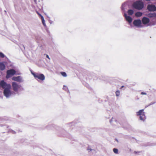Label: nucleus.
Instances as JSON below:
<instances>
[{
	"mask_svg": "<svg viewBox=\"0 0 156 156\" xmlns=\"http://www.w3.org/2000/svg\"><path fill=\"white\" fill-rule=\"evenodd\" d=\"M127 13L129 15H132L134 13V11L132 9H129L127 11Z\"/></svg>",
	"mask_w": 156,
	"mask_h": 156,
	"instance_id": "18",
	"label": "nucleus"
},
{
	"mask_svg": "<svg viewBox=\"0 0 156 156\" xmlns=\"http://www.w3.org/2000/svg\"><path fill=\"white\" fill-rule=\"evenodd\" d=\"M12 87L13 90V92L14 93H15V95L16 94L18 95L19 94L18 89L20 87H21V89L22 90H24V88L23 87H22L21 85H19L17 83L15 82H12Z\"/></svg>",
	"mask_w": 156,
	"mask_h": 156,
	"instance_id": "2",
	"label": "nucleus"
},
{
	"mask_svg": "<svg viewBox=\"0 0 156 156\" xmlns=\"http://www.w3.org/2000/svg\"><path fill=\"white\" fill-rule=\"evenodd\" d=\"M7 127V128H8L9 127V126H7V127Z\"/></svg>",
	"mask_w": 156,
	"mask_h": 156,
	"instance_id": "37",
	"label": "nucleus"
},
{
	"mask_svg": "<svg viewBox=\"0 0 156 156\" xmlns=\"http://www.w3.org/2000/svg\"><path fill=\"white\" fill-rule=\"evenodd\" d=\"M34 0L35 3H36V2L37 0Z\"/></svg>",
	"mask_w": 156,
	"mask_h": 156,
	"instance_id": "33",
	"label": "nucleus"
},
{
	"mask_svg": "<svg viewBox=\"0 0 156 156\" xmlns=\"http://www.w3.org/2000/svg\"><path fill=\"white\" fill-rule=\"evenodd\" d=\"M147 9L150 12H154L156 11V6L154 5L149 4L147 7Z\"/></svg>",
	"mask_w": 156,
	"mask_h": 156,
	"instance_id": "7",
	"label": "nucleus"
},
{
	"mask_svg": "<svg viewBox=\"0 0 156 156\" xmlns=\"http://www.w3.org/2000/svg\"><path fill=\"white\" fill-rule=\"evenodd\" d=\"M147 16L149 18L156 17V13H150L147 14Z\"/></svg>",
	"mask_w": 156,
	"mask_h": 156,
	"instance_id": "13",
	"label": "nucleus"
},
{
	"mask_svg": "<svg viewBox=\"0 0 156 156\" xmlns=\"http://www.w3.org/2000/svg\"><path fill=\"white\" fill-rule=\"evenodd\" d=\"M23 48H24V49H25V48L24 46V45H23Z\"/></svg>",
	"mask_w": 156,
	"mask_h": 156,
	"instance_id": "36",
	"label": "nucleus"
},
{
	"mask_svg": "<svg viewBox=\"0 0 156 156\" xmlns=\"http://www.w3.org/2000/svg\"><path fill=\"white\" fill-rule=\"evenodd\" d=\"M124 87V86H122L121 87V89H122V88Z\"/></svg>",
	"mask_w": 156,
	"mask_h": 156,
	"instance_id": "32",
	"label": "nucleus"
},
{
	"mask_svg": "<svg viewBox=\"0 0 156 156\" xmlns=\"http://www.w3.org/2000/svg\"><path fill=\"white\" fill-rule=\"evenodd\" d=\"M37 13L38 15L40 17H41V16H42L41 14H40L38 12H37Z\"/></svg>",
	"mask_w": 156,
	"mask_h": 156,
	"instance_id": "28",
	"label": "nucleus"
},
{
	"mask_svg": "<svg viewBox=\"0 0 156 156\" xmlns=\"http://www.w3.org/2000/svg\"><path fill=\"white\" fill-rule=\"evenodd\" d=\"M144 109H141L138 112H136V115L138 116H140L142 115L143 114H145L144 112Z\"/></svg>",
	"mask_w": 156,
	"mask_h": 156,
	"instance_id": "15",
	"label": "nucleus"
},
{
	"mask_svg": "<svg viewBox=\"0 0 156 156\" xmlns=\"http://www.w3.org/2000/svg\"><path fill=\"white\" fill-rule=\"evenodd\" d=\"M61 75L64 77H66L67 75L66 72H61Z\"/></svg>",
	"mask_w": 156,
	"mask_h": 156,
	"instance_id": "22",
	"label": "nucleus"
},
{
	"mask_svg": "<svg viewBox=\"0 0 156 156\" xmlns=\"http://www.w3.org/2000/svg\"><path fill=\"white\" fill-rule=\"evenodd\" d=\"M0 87L4 89L3 94L7 98H9L12 95L15 96V93L10 90L11 87L10 84H8L4 80H2L0 82Z\"/></svg>",
	"mask_w": 156,
	"mask_h": 156,
	"instance_id": "1",
	"label": "nucleus"
},
{
	"mask_svg": "<svg viewBox=\"0 0 156 156\" xmlns=\"http://www.w3.org/2000/svg\"><path fill=\"white\" fill-rule=\"evenodd\" d=\"M10 132L13 134H15L16 133V132L13 130H11Z\"/></svg>",
	"mask_w": 156,
	"mask_h": 156,
	"instance_id": "27",
	"label": "nucleus"
},
{
	"mask_svg": "<svg viewBox=\"0 0 156 156\" xmlns=\"http://www.w3.org/2000/svg\"><path fill=\"white\" fill-rule=\"evenodd\" d=\"M126 5L127 3L126 2H124L122 4L121 7V9L122 12H125L126 11L125 8Z\"/></svg>",
	"mask_w": 156,
	"mask_h": 156,
	"instance_id": "12",
	"label": "nucleus"
},
{
	"mask_svg": "<svg viewBox=\"0 0 156 156\" xmlns=\"http://www.w3.org/2000/svg\"><path fill=\"white\" fill-rule=\"evenodd\" d=\"M41 20H42V23L44 27L46 26V25L45 23L44 19V18L43 16H41Z\"/></svg>",
	"mask_w": 156,
	"mask_h": 156,
	"instance_id": "19",
	"label": "nucleus"
},
{
	"mask_svg": "<svg viewBox=\"0 0 156 156\" xmlns=\"http://www.w3.org/2000/svg\"><path fill=\"white\" fill-rule=\"evenodd\" d=\"M31 73L35 79L37 78L41 81H43L45 79V76L43 74L35 73L32 72H31Z\"/></svg>",
	"mask_w": 156,
	"mask_h": 156,
	"instance_id": "4",
	"label": "nucleus"
},
{
	"mask_svg": "<svg viewBox=\"0 0 156 156\" xmlns=\"http://www.w3.org/2000/svg\"><path fill=\"white\" fill-rule=\"evenodd\" d=\"M12 80L15 81L19 82H21L23 81V78L21 76H13L12 78Z\"/></svg>",
	"mask_w": 156,
	"mask_h": 156,
	"instance_id": "8",
	"label": "nucleus"
},
{
	"mask_svg": "<svg viewBox=\"0 0 156 156\" xmlns=\"http://www.w3.org/2000/svg\"><path fill=\"white\" fill-rule=\"evenodd\" d=\"M154 103H151V104H150V105H151L153 104Z\"/></svg>",
	"mask_w": 156,
	"mask_h": 156,
	"instance_id": "34",
	"label": "nucleus"
},
{
	"mask_svg": "<svg viewBox=\"0 0 156 156\" xmlns=\"http://www.w3.org/2000/svg\"><path fill=\"white\" fill-rule=\"evenodd\" d=\"M110 123L114 125H115L114 123H117V120L115 119L114 118H112L110 121Z\"/></svg>",
	"mask_w": 156,
	"mask_h": 156,
	"instance_id": "16",
	"label": "nucleus"
},
{
	"mask_svg": "<svg viewBox=\"0 0 156 156\" xmlns=\"http://www.w3.org/2000/svg\"><path fill=\"white\" fill-rule=\"evenodd\" d=\"M16 73V71L13 69H11L8 70L6 72V78L9 79L11 77Z\"/></svg>",
	"mask_w": 156,
	"mask_h": 156,
	"instance_id": "5",
	"label": "nucleus"
},
{
	"mask_svg": "<svg viewBox=\"0 0 156 156\" xmlns=\"http://www.w3.org/2000/svg\"><path fill=\"white\" fill-rule=\"evenodd\" d=\"M41 20H42V23L44 27L46 26V25L45 23L44 19V18L43 16H41Z\"/></svg>",
	"mask_w": 156,
	"mask_h": 156,
	"instance_id": "20",
	"label": "nucleus"
},
{
	"mask_svg": "<svg viewBox=\"0 0 156 156\" xmlns=\"http://www.w3.org/2000/svg\"><path fill=\"white\" fill-rule=\"evenodd\" d=\"M115 140L117 142H118V140L117 139H115Z\"/></svg>",
	"mask_w": 156,
	"mask_h": 156,
	"instance_id": "31",
	"label": "nucleus"
},
{
	"mask_svg": "<svg viewBox=\"0 0 156 156\" xmlns=\"http://www.w3.org/2000/svg\"><path fill=\"white\" fill-rule=\"evenodd\" d=\"M113 151L114 152L115 154H118V149L117 148H114L113 149Z\"/></svg>",
	"mask_w": 156,
	"mask_h": 156,
	"instance_id": "23",
	"label": "nucleus"
},
{
	"mask_svg": "<svg viewBox=\"0 0 156 156\" xmlns=\"http://www.w3.org/2000/svg\"><path fill=\"white\" fill-rule=\"evenodd\" d=\"M133 7L138 10H141L144 7L143 2L141 1H138L134 3Z\"/></svg>",
	"mask_w": 156,
	"mask_h": 156,
	"instance_id": "3",
	"label": "nucleus"
},
{
	"mask_svg": "<svg viewBox=\"0 0 156 156\" xmlns=\"http://www.w3.org/2000/svg\"><path fill=\"white\" fill-rule=\"evenodd\" d=\"M46 57L48 58L49 59H50L49 56L48 55H46Z\"/></svg>",
	"mask_w": 156,
	"mask_h": 156,
	"instance_id": "30",
	"label": "nucleus"
},
{
	"mask_svg": "<svg viewBox=\"0 0 156 156\" xmlns=\"http://www.w3.org/2000/svg\"><path fill=\"white\" fill-rule=\"evenodd\" d=\"M87 150L89 152H90L91 151H95L94 150L92 149L90 147H88L87 149Z\"/></svg>",
	"mask_w": 156,
	"mask_h": 156,
	"instance_id": "25",
	"label": "nucleus"
},
{
	"mask_svg": "<svg viewBox=\"0 0 156 156\" xmlns=\"http://www.w3.org/2000/svg\"><path fill=\"white\" fill-rule=\"evenodd\" d=\"M5 66L4 64V62H0V70L3 71L5 69Z\"/></svg>",
	"mask_w": 156,
	"mask_h": 156,
	"instance_id": "11",
	"label": "nucleus"
},
{
	"mask_svg": "<svg viewBox=\"0 0 156 156\" xmlns=\"http://www.w3.org/2000/svg\"><path fill=\"white\" fill-rule=\"evenodd\" d=\"M133 23L135 26L138 27H142L141 21L140 19L135 20L133 21Z\"/></svg>",
	"mask_w": 156,
	"mask_h": 156,
	"instance_id": "6",
	"label": "nucleus"
},
{
	"mask_svg": "<svg viewBox=\"0 0 156 156\" xmlns=\"http://www.w3.org/2000/svg\"><path fill=\"white\" fill-rule=\"evenodd\" d=\"M134 153L135 154H136V153H137V152H136V151H135L134 152Z\"/></svg>",
	"mask_w": 156,
	"mask_h": 156,
	"instance_id": "35",
	"label": "nucleus"
},
{
	"mask_svg": "<svg viewBox=\"0 0 156 156\" xmlns=\"http://www.w3.org/2000/svg\"><path fill=\"white\" fill-rule=\"evenodd\" d=\"M150 22V20L149 18L146 17H143L142 19V22L143 24H146Z\"/></svg>",
	"mask_w": 156,
	"mask_h": 156,
	"instance_id": "10",
	"label": "nucleus"
},
{
	"mask_svg": "<svg viewBox=\"0 0 156 156\" xmlns=\"http://www.w3.org/2000/svg\"><path fill=\"white\" fill-rule=\"evenodd\" d=\"M124 16L126 20L129 23H130L132 22L133 20V19L131 17L129 16H128L126 13H124Z\"/></svg>",
	"mask_w": 156,
	"mask_h": 156,
	"instance_id": "9",
	"label": "nucleus"
},
{
	"mask_svg": "<svg viewBox=\"0 0 156 156\" xmlns=\"http://www.w3.org/2000/svg\"><path fill=\"white\" fill-rule=\"evenodd\" d=\"M141 94L142 95H146L147 94L146 93L144 92H142Z\"/></svg>",
	"mask_w": 156,
	"mask_h": 156,
	"instance_id": "29",
	"label": "nucleus"
},
{
	"mask_svg": "<svg viewBox=\"0 0 156 156\" xmlns=\"http://www.w3.org/2000/svg\"><path fill=\"white\" fill-rule=\"evenodd\" d=\"M143 13L141 12H136L135 14V16L137 17H139L141 16L142 15Z\"/></svg>",
	"mask_w": 156,
	"mask_h": 156,
	"instance_id": "17",
	"label": "nucleus"
},
{
	"mask_svg": "<svg viewBox=\"0 0 156 156\" xmlns=\"http://www.w3.org/2000/svg\"><path fill=\"white\" fill-rule=\"evenodd\" d=\"M63 89L66 91L68 90L67 87L65 85L64 86Z\"/></svg>",
	"mask_w": 156,
	"mask_h": 156,
	"instance_id": "26",
	"label": "nucleus"
},
{
	"mask_svg": "<svg viewBox=\"0 0 156 156\" xmlns=\"http://www.w3.org/2000/svg\"><path fill=\"white\" fill-rule=\"evenodd\" d=\"M120 91H119V90H117L115 92L116 96L117 97L119 96V95H120Z\"/></svg>",
	"mask_w": 156,
	"mask_h": 156,
	"instance_id": "24",
	"label": "nucleus"
},
{
	"mask_svg": "<svg viewBox=\"0 0 156 156\" xmlns=\"http://www.w3.org/2000/svg\"><path fill=\"white\" fill-rule=\"evenodd\" d=\"M7 58V57L5 56L4 54L2 52H0V57L2 58H3L4 57Z\"/></svg>",
	"mask_w": 156,
	"mask_h": 156,
	"instance_id": "21",
	"label": "nucleus"
},
{
	"mask_svg": "<svg viewBox=\"0 0 156 156\" xmlns=\"http://www.w3.org/2000/svg\"><path fill=\"white\" fill-rule=\"evenodd\" d=\"M139 119L140 120L144 122L146 119L145 114H143L139 116Z\"/></svg>",
	"mask_w": 156,
	"mask_h": 156,
	"instance_id": "14",
	"label": "nucleus"
}]
</instances>
